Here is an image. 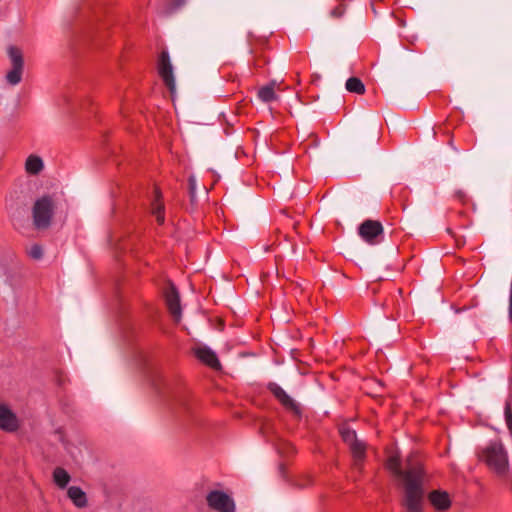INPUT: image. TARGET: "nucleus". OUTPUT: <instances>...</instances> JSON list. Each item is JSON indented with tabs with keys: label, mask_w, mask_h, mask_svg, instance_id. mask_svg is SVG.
Returning a JSON list of instances; mask_svg holds the SVG:
<instances>
[{
	"label": "nucleus",
	"mask_w": 512,
	"mask_h": 512,
	"mask_svg": "<svg viewBox=\"0 0 512 512\" xmlns=\"http://www.w3.org/2000/svg\"><path fill=\"white\" fill-rule=\"evenodd\" d=\"M478 459L498 477H505L509 470V456L500 440L490 441L478 452Z\"/></svg>",
	"instance_id": "nucleus-2"
},
{
	"label": "nucleus",
	"mask_w": 512,
	"mask_h": 512,
	"mask_svg": "<svg viewBox=\"0 0 512 512\" xmlns=\"http://www.w3.org/2000/svg\"><path fill=\"white\" fill-rule=\"evenodd\" d=\"M176 2H177V5L180 6L185 2V0H176Z\"/></svg>",
	"instance_id": "nucleus-27"
},
{
	"label": "nucleus",
	"mask_w": 512,
	"mask_h": 512,
	"mask_svg": "<svg viewBox=\"0 0 512 512\" xmlns=\"http://www.w3.org/2000/svg\"><path fill=\"white\" fill-rule=\"evenodd\" d=\"M428 499L432 506L438 511H446L451 506L450 496L445 491L434 490L429 493Z\"/></svg>",
	"instance_id": "nucleus-13"
},
{
	"label": "nucleus",
	"mask_w": 512,
	"mask_h": 512,
	"mask_svg": "<svg viewBox=\"0 0 512 512\" xmlns=\"http://www.w3.org/2000/svg\"><path fill=\"white\" fill-rule=\"evenodd\" d=\"M279 469H280L281 473L284 474V467H283V465H280Z\"/></svg>",
	"instance_id": "nucleus-28"
},
{
	"label": "nucleus",
	"mask_w": 512,
	"mask_h": 512,
	"mask_svg": "<svg viewBox=\"0 0 512 512\" xmlns=\"http://www.w3.org/2000/svg\"><path fill=\"white\" fill-rule=\"evenodd\" d=\"M332 14L336 17H339L342 15V11L338 10V9H335L332 11Z\"/></svg>",
	"instance_id": "nucleus-25"
},
{
	"label": "nucleus",
	"mask_w": 512,
	"mask_h": 512,
	"mask_svg": "<svg viewBox=\"0 0 512 512\" xmlns=\"http://www.w3.org/2000/svg\"><path fill=\"white\" fill-rule=\"evenodd\" d=\"M208 506L218 512H234L235 503L233 499L225 492L213 490L208 493L207 497Z\"/></svg>",
	"instance_id": "nucleus-5"
},
{
	"label": "nucleus",
	"mask_w": 512,
	"mask_h": 512,
	"mask_svg": "<svg viewBox=\"0 0 512 512\" xmlns=\"http://www.w3.org/2000/svg\"><path fill=\"white\" fill-rule=\"evenodd\" d=\"M44 168L42 159L36 155H30L25 162L26 172L31 175L39 174Z\"/></svg>",
	"instance_id": "nucleus-19"
},
{
	"label": "nucleus",
	"mask_w": 512,
	"mask_h": 512,
	"mask_svg": "<svg viewBox=\"0 0 512 512\" xmlns=\"http://www.w3.org/2000/svg\"><path fill=\"white\" fill-rule=\"evenodd\" d=\"M346 89L351 93L362 95L365 93V85L361 79L357 77H350L345 84Z\"/></svg>",
	"instance_id": "nucleus-20"
},
{
	"label": "nucleus",
	"mask_w": 512,
	"mask_h": 512,
	"mask_svg": "<svg viewBox=\"0 0 512 512\" xmlns=\"http://www.w3.org/2000/svg\"><path fill=\"white\" fill-rule=\"evenodd\" d=\"M386 468L403 481L404 497L401 504L405 512H423L424 485L428 476L419 456L417 454L409 455L405 461V468L402 470L399 456L392 455L386 462Z\"/></svg>",
	"instance_id": "nucleus-1"
},
{
	"label": "nucleus",
	"mask_w": 512,
	"mask_h": 512,
	"mask_svg": "<svg viewBox=\"0 0 512 512\" xmlns=\"http://www.w3.org/2000/svg\"><path fill=\"white\" fill-rule=\"evenodd\" d=\"M55 208L52 195L45 194L35 200L32 207V220L37 230H46L51 226Z\"/></svg>",
	"instance_id": "nucleus-3"
},
{
	"label": "nucleus",
	"mask_w": 512,
	"mask_h": 512,
	"mask_svg": "<svg viewBox=\"0 0 512 512\" xmlns=\"http://www.w3.org/2000/svg\"><path fill=\"white\" fill-rule=\"evenodd\" d=\"M354 458L355 466L359 467L366 457V445L363 441L357 440L349 445Z\"/></svg>",
	"instance_id": "nucleus-16"
},
{
	"label": "nucleus",
	"mask_w": 512,
	"mask_h": 512,
	"mask_svg": "<svg viewBox=\"0 0 512 512\" xmlns=\"http://www.w3.org/2000/svg\"><path fill=\"white\" fill-rule=\"evenodd\" d=\"M457 197H458L460 200H463V198L465 197V194H464L462 191H459V192H457Z\"/></svg>",
	"instance_id": "nucleus-26"
},
{
	"label": "nucleus",
	"mask_w": 512,
	"mask_h": 512,
	"mask_svg": "<svg viewBox=\"0 0 512 512\" xmlns=\"http://www.w3.org/2000/svg\"><path fill=\"white\" fill-rule=\"evenodd\" d=\"M188 185H189V195H190V201L194 203L196 201V190H197V180L195 176L191 175L188 178Z\"/></svg>",
	"instance_id": "nucleus-24"
},
{
	"label": "nucleus",
	"mask_w": 512,
	"mask_h": 512,
	"mask_svg": "<svg viewBox=\"0 0 512 512\" xmlns=\"http://www.w3.org/2000/svg\"><path fill=\"white\" fill-rule=\"evenodd\" d=\"M195 356L205 365L214 370H221V363L214 351L210 348L203 346L194 349Z\"/></svg>",
	"instance_id": "nucleus-11"
},
{
	"label": "nucleus",
	"mask_w": 512,
	"mask_h": 512,
	"mask_svg": "<svg viewBox=\"0 0 512 512\" xmlns=\"http://www.w3.org/2000/svg\"><path fill=\"white\" fill-rule=\"evenodd\" d=\"M67 496L77 508H85L88 505L86 493L78 486L69 487Z\"/></svg>",
	"instance_id": "nucleus-15"
},
{
	"label": "nucleus",
	"mask_w": 512,
	"mask_h": 512,
	"mask_svg": "<svg viewBox=\"0 0 512 512\" xmlns=\"http://www.w3.org/2000/svg\"><path fill=\"white\" fill-rule=\"evenodd\" d=\"M340 435L345 443L351 445L358 440L355 430L349 427H342L340 429Z\"/></svg>",
	"instance_id": "nucleus-21"
},
{
	"label": "nucleus",
	"mask_w": 512,
	"mask_h": 512,
	"mask_svg": "<svg viewBox=\"0 0 512 512\" xmlns=\"http://www.w3.org/2000/svg\"><path fill=\"white\" fill-rule=\"evenodd\" d=\"M52 476L54 484L60 489L66 488L71 480L69 473L62 467H56Z\"/></svg>",
	"instance_id": "nucleus-18"
},
{
	"label": "nucleus",
	"mask_w": 512,
	"mask_h": 512,
	"mask_svg": "<svg viewBox=\"0 0 512 512\" xmlns=\"http://www.w3.org/2000/svg\"><path fill=\"white\" fill-rule=\"evenodd\" d=\"M158 73L165 85L168 87L171 95L176 92V83L173 74V66L167 51H162L158 62Z\"/></svg>",
	"instance_id": "nucleus-6"
},
{
	"label": "nucleus",
	"mask_w": 512,
	"mask_h": 512,
	"mask_svg": "<svg viewBox=\"0 0 512 512\" xmlns=\"http://www.w3.org/2000/svg\"><path fill=\"white\" fill-rule=\"evenodd\" d=\"M280 83L276 80H271L267 85L261 87L258 90V98L265 103L272 102L278 99L277 94L275 93V89H279Z\"/></svg>",
	"instance_id": "nucleus-14"
},
{
	"label": "nucleus",
	"mask_w": 512,
	"mask_h": 512,
	"mask_svg": "<svg viewBox=\"0 0 512 512\" xmlns=\"http://www.w3.org/2000/svg\"><path fill=\"white\" fill-rule=\"evenodd\" d=\"M268 390L274 395V397L282 404V406L293 413L295 416H301V408L299 404L292 399L277 383L270 382L268 384Z\"/></svg>",
	"instance_id": "nucleus-9"
},
{
	"label": "nucleus",
	"mask_w": 512,
	"mask_h": 512,
	"mask_svg": "<svg viewBox=\"0 0 512 512\" xmlns=\"http://www.w3.org/2000/svg\"><path fill=\"white\" fill-rule=\"evenodd\" d=\"M268 390L274 395V397L282 404V406L293 413L295 416H301V408L299 404L292 399L277 383L270 382L268 384Z\"/></svg>",
	"instance_id": "nucleus-8"
},
{
	"label": "nucleus",
	"mask_w": 512,
	"mask_h": 512,
	"mask_svg": "<svg viewBox=\"0 0 512 512\" xmlns=\"http://www.w3.org/2000/svg\"><path fill=\"white\" fill-rule=\"evenodd\" d=\"M9 59L11 61V70L6 74V80L10 85H17L22 80L24 69V57L20 48L9 46L7 49Z\"/></svg>",
	"instance_id": "nucleus-4"
},
{
	"label": "nucleus",
	"mask_w": 512,
	"mask_h": 512,
	"mask_svg": "<svg viewBox=\"0 0 512 512\" xmlns=\"http://www.w3.org/2000/svg\"><path fill=\"white\" fill-rule=\"evenodd\" d=\"M504 417H505L507 428L509 429V431L512 435V406L509 401H506V403H505Z\"/></svg>",
	"instance_id": "nucleus-22"
},
{
	"label": "nucleus",
	"mask_w": 512,
	"mask_h": 512,
	"mask_svg": "<svg viewBox=\"0 0 512 512\" xmlns=\"http://www.w3.org/2000/svg\"><path fill=\"white\" fill-rule=\"evenodd\" d=\"M30 258L39 260L43 256V249L39 244H33L27 251Z\"/></svg>",
	"instance_id": "nucleus-23"
},
{
	"label": "nucleus",
	"mask_w": 512,
	"mask_h": 512,
	"mask_svg": "<svg viewBox=\"0 0 512 512\" xmlns=\"http://www.w3.org/2000/svg\"><path fill=\"white\" fill-rule=\"evenodd\" d=\"M358 234L368 244L375 245L380 242L379 237L383 234V226L377 220L367 219L358 227Z\"/></svg>",
	"instance_id": "nucleus-7"
},
{
	"label": "nucleus",
	"mask_w": 512,
	"mask_h": 512,
	"mask_svg": "<svg viewBox=\"0 0 512 512\" xmlns=\"http://www.w3.org/2000/svg\"><path fill=\"white\" fill-rule=\"evenodd\" d=\"M0 428L8 432L18 428L16 415L5 405H0Z\"/></svg>",
	"instance_id": "nucleus-12"
},
{
	"label": "nucleus",
	"mask_w": 512,
	"mask_h": 512,
	"mask_svg": "<svg viewBox=\"0 0 512 512\" xmlns=\"http://www.w3.org/2000/svg\"><path fill=\"white\" fill-rule=\"evenodd\" d=\"M155 199L152 202V213L156 216V220L158 224H163L165 217H164V204L161 201L162 194L161 191L156 188L155 191Z\"/></svg>",
	"instance_id": "nucleus-17"
},
{
	"label": "nucleus",
	"mask_w": 512,
	"mask_h": 512,
	"mask_svg": "<svg viewBox=\"0 0 512 512\" xmlns=\"http://www.w3.org/2000/svg\"><path fill=\"white\" fill-rule=\"evenodd\" d=\"M164 296L170 314L174 318L175 322L179 323L182 317V308L180 304L179 292L173 283H169L168 288L165 290Z\"/></svg>",
	"instance_id": "nucleus-10"
}]
</instances>
